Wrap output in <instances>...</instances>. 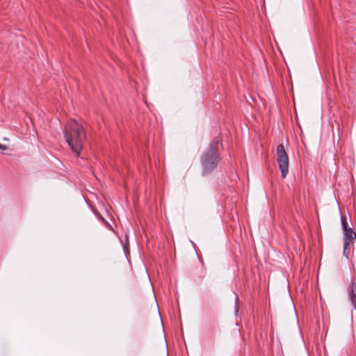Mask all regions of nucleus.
<instances>
[{
	"label": "nucleus",
	"instance_id": "f257e3e1",
	"mask_svg": "<svg viewBox=\"0 0 356 356\" xmlns=\"http://www.w3.org/2000/svg\"><path fill=\"white\" fill-rule=\"evenodd\" d=\"M64 138L72 152L79 155L86 138L83 126L74 119L70 120L65 126Z\"/></svg>",
	"mask_w": 356,
	"mask_h": 356
},
{
	"label": "nucleus",
	"instance_id": "f03ea898",
	"mask_svg": "<svg viewBox=\"0 0 356 356\" xmlns=\"http://www.w3.org/2000/svg\"><path fill=\"white\" fill-rule=\"evenodd\" d=\"M219 139L214 138L209 145V147L202 156L201 163L204 172H211L218 165L220 157L218 152Z\"/></svg>",
	"mask_w": 356,
	"mask_h": 356
},
{
	"label": "nucleus",
	"instance_id": "7ed1b4c3",
	"mask_svg": "<svg viewBox=\"0 0 356 356\" xmlns=\"http://www.w3.org/2000/svg\"><path fill=\"white\" fill-rule=\"evenodd\" d=\"M277 162L279 165V169L281 171V176L284 179L289 172V157L283 144L277 145Z\"/></svg>",
	"mask_w": 356,
	"mask_h": 356
},
{
	"label": "nucleus",
	"instance_id": "20e7f679",
	"mask_svg": "<svg viewBox=\"0 0 356 356\" xmlns=\"http://www.w3.org/2000/svg\"><path fill=\"white\" fill-rule=\"evenodd\" d=\"M344 232V246L345 249H346L350 243L355 239H356V233L353 230L351 227L346 229V231H343Z\"/></svg>",
	"mask_w": 356,
	"mask_h": 356
},
{
	"label": "nucleus",
	"instance_id": "39448f33",
	"mask_svg": "<svg viewBox=\"0 0 356 356\" xmlns=\"http://www.w3.org/2000/svg\"><path fill=\"white\" fill-rule=\"evenodd\" d=\"M341 225L343 231H346L349 227H348V223L346 220V217L344 215H341Z\"/></svg>",
	"mask_w": 356,
	"mask_h": 356
},
{
	"label": "nucleus",
	"instance_id": "423d86ee",
	"mask_svg": "<svg viewBox=\"0 0 356 356\" xmlns=\"http://www.w3.org/2000/svg\"><path fill=\"white\" fill-rule=\"evenodd\" d=\"M348 249V247L346 249H345V246L343 245V254L346 257V258H348V254L349 252Z\"/></svg>",
	"mask_w": 356,
	"mask_h": 356
},
{
	"label": "nucleus",
	"instance_id": "0eeeda50",
	"mask_svg": "<svg viewBox=\"0 0 356 356\" xmlns=\"http://www.w3.org/2000/svg\"><path fill=\"white\" fill-rule=\"evenodd\" d=\"M7 149V147L0 143V150L4 151Z\"/></svg>",
	"mask_w": 356,
	"mask_h": 356
},
{
	"label": "nucleus",
	"instance_id": "6e6552de",
	"mask_svg": "<svg viewBox=\"0 0 356 356\" xmlns=\"http://www.w3.org/2000/svg\"><path fill=\"white\" fill-rule=\"evenodd\" d=\"M238 300H239V299H238V298L237 297V298H236V309H235V312H238V306H237V304H238Z\"/></svg>",
	"mask_w": 356,
	"mask_h": 356
},
{
	"label": "nucleus",
	"instance_id": "1a4fd4ad",
	"mask_svg": "<svg viewBox=\"0 0 356 356\" xmlns=\"http://www.w3.org/2000/svg\"><path fill=\"white\" fill-rule=\"evenodd\" d=\"M3 140H8V138L5 137V138H3Z\"/></svg>",
	"mask_w": 356,
	"mask_h": 356
}]
</instances>
